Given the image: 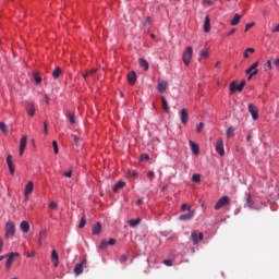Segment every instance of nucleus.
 <instances>
[{
    "label": "nucleus",
    "instance_id": "obj_1",
    "mask_svg": "<svg viewBox=\"0 0 279 279\" xmlns=\"http://www.w3.org/2000/svg\"><path fill=\"white\" fill-rule=\"evenodd\" d=\"M245 80L241 81V83L238 85L236 81H233L230 83V95H234V93H243V89L245 88Z\"/></svg>",
    "mask_w": 279,
    "mask_h": 279
},
{
    "label": "nucleus",
    "instance_id": "obj_2",
    "mask_svg": "<svg viewBox=\"0 0 279 279\" xmlns=\"http://www.w3.org/2000/svg\"><path fill=\"white\" fill-rule=\"evenodd\" d=\"M15 233H16V225H14V222H12V221L7 222V225H5L7 239H12Z\"/></svg>",
    "mask_w": 279,
    "mask_h": 279
},
{
    "label": "nucleus",
    "instance_id": "obj_3",
    "mask_svg": "<svg viewBox=\"0 0 279 279\" xmlns=\"http://www.w3.org/2000/svg\"><path fill=\"white\" fill-rule=\"evenodd\" d=\"M192 58H193V47L189 46L182 56V60L186 66L191 64Z\"/></svg>",
    "mask_w": 279,
    "mask_h": 279
},
{
    "label": "nucleus",
    "instance_id": "obj_4",
    "mask_svg": "<svg viewBox=\"0 0 279 279\" xmlns=\"http://www.w3.org/2000/svg\"><path fill=\"white\" fill-rule=\"evenodd\" d=\"M225 206H230V197L228 196L219 198L214 208L215 210H221Z\"/></svg>",
    "mask_w": 279,
    "mask_h": 279
},
{
    "label": "nucleus",
    "instance_id": "obj_5",
    "mask_svg": "<svg viewBox=\"0 0 279 279\" xmlns=\"http://www.w3.org/2000/svg\"><path fill=\"white\" fill-rule=\"evenodd\" d=\"M216 151L219 156H226V149H223V138L219 137L216 143Z\"/></svg>",
    "mask_w": 279,
    "mask_h": 279
},
{
    "label": "nucleus",
    "instance_id": "obj_6",
    "mask_svg": "<svg viewBox=\"0 0 279 279\" xmlns=\"http://www.w3.org/2000/svg\"><path fill=\"white\" fill-rule=\"evenodd\" d=\"M86 263L87 260L86 258H84L81 263L76 264V266L74 267V274L76 276L84 274V265H86Z\"/></svg>",
    "mask_w": 279,
    "mask_h": 279
},
{
    "label": "nucleus",
    "instance_id": "obj_7",
    "mask_svg": "<svg viewBox=\"0 0 279 279\" xmlns=\"http://www.w3.org/2000/svg\"><path fill=\"white\" fill-rule=\"evenodd\" d=\"M246 75H258V61L245 70Z\"/></svg>",
    "mask_w": 279,
    "mask_h": 279
},
{
    "label": "nucleus",
    "instance_id": "obj_8",
    "mask_svg": "<svg viewBox=\"0 0 279 279\" xmlns=\"http://www.w3.org/2000/svg\"><path fill=\"white\" fill-rule=\"evenodd\" d=\"M248 112L254 121L258 120V107L254 106L253 104H248Z\"/></svg>",
    "mask_w": 279,
    "mask_h": 279
},
{
    "label": "nucleus",
    "instance_id": "obj_9",
    "mask_svg": "<svg viewBox=\"0 0 279 279\" xmlns=\"http://www.w3.org/2000/svg\"><path fill=\"white\" fill-rule=\"evenodd\" d=\"M7 165L9 167V171L11 173V175H14V157H12V155H8L7 156Z\"/></svg>",
    "mask_w": 279,
    "mask_h": 279
},
{
    "label": "nucleus",
    "instance_id": "obj_10",
    "mask_svg": "<svg viewBox=\"0 0 279 279\" xmlns=\"http://www.w3.org/2000/svg\"><path fill=\"white\" fill-rule=\"evenodd\" d=\"M26 147H27V135H23L20 141V156H23Z\"/></svg>",
    "mask_w": 279,
    "mask_h": 279
},
{
    "label": "nucleus",
    "instance_id": "obj_11",
    "mask_svg": "<svg viewBox=\"0 0 279 279\" xmlns=\"http://www.w3.org/2000/svg\"><path fill=\"white\" fill-rule=\"evenodd\" d=\"M181 123L183 125H186L189 123V110L186 108H183L180 112Z\"/></svg>",
    "mask_w": 279,
    "mask_h": 279
},
{
    "label": "nucleus",
    "instance_id": "obj_12",
    "mask_svg": "<svg viewBox=\"0 0 279 279\" xmlns=\"http://www.w3.org/2000/svg\"><path fill=\"white\" fill-rule=\"evenodd\" d=\"M19 253H11L9 256H8V259H7V263H5V267L7 269H11L12 267V263H14V258L19 257Z\"/></svg>",
    "mask_w": 279,
    "mask_h": 279
},
{
    "label": "nucleus",
    "instance_id": "obj_13",
    "mask_svg": "<svg viewBox=\"0 0 279 279\" xmlns=\"http://www.w3.org/2000/svg\"><path fill=\"white\" fill-rule=\"evenodd\" d=\"M195 217V210H190L187 214H183L179 217L180 221H191Z\"/></svg>",
    "mask_w": 279,
    "mask_h": 279
},
{
    "label": "nucleus",
    "instance_id": "obj_14",
    "mask_svg": "<svg viewBox=\"0 0 279 279\" xmlns=\"http://www.w3.org/2000/svg\"><path fill=\"white\" fill-rule=\"evenodd\" d=\"M45 239H47V229H43L39 231V234H38L39 247H43V243H44Z\"/></svg>",
    "mask_w": 279,
    "mask_h": 279
},
{
    "label": "nucleus",
    "instance_id": "obj_15",
    "mask_svg": "<svg viewBox=\"0 0 279 279\" xmlns=\"http://www.w3.org/2000/svg\"><path fill=\"white\" fill-rule=\"evenodd\" d=\"M191 236L194 245H197L199 241H204V233H198L197 235V232H193Z\"/></svg>",
    "mask_w": 279,
    "mask_h": 279
},
{
    "label": "nucleus",
    "instance_id": "obj_16",
    "mask_svg": "<svg viewBox=\"0 0 279 279\" xmlns=\"http://www.w3.org/2000/svg\"><path fill=\"white\" fill-rule=\"evenodd\" d=\"M51 263H53L54 267H58V265L60 263V259L58 256V251H56V250H52V252H51Z\"/></svg>",
    "mask_w": 279,
    "mask_h": 279
},
{
    "label": "nucleus",
    "instance_id": "obj_17",
    "mask_svg": "<svg viewBox=\"0 0 279 279\" xmlns=\"http://www.w3.org/2000/svg\"><path fill=\"white\" fill-rule=\"evenodd\" d=\"M190 147H191L192 154H194L195 156H199V146L195 142L190 141Z\"/></svg>",
    "mask_w": 279,
    "mask_h": 279
},
{
    "label": "nucleus",
    "instance_id": "obj_18",
    "mask_svg": "<svg viewBox=\"0 0 279 279\" xmlns=\"http://www.w3.org/2000/svg\"><path fill=\"white\" fill-rule=\"evenodd\" d=\"M128 82L131 84V86H134L136 84V72H130L128 74Z\"/></svg>",
    "mask_w": 279,
    "mask_h": 279
},
{
    "label": "nucleus",
    "instance_id": "obj_19",
    "mask_svg": "<svg viewBox=\"0 0 279 279\" xmlns=\"http://www.w3.org/2000/svg\"><path fill=\"white\" fill-rule=\"evenodd\" d=\"M34 193V182L29 181L25 186V195H32Z\"/></svg>",
    "mask_w": 279,
    "mask_h": 279
},
{
    "label": "nucleus",
    "instance_id": "obj_20",
    "mask_svg": "<svg viewBox=\"0 0 279 279\" xmlns=\"http://www.w3.org/2000/svg\"><path fill=\"white\" fill-rule=\"evenodd\" d=\"M204 32L205 34H208V32H210V16L208 15L205 17Z\"/></svg>",
    "mask_w": 279,
    "mask_h": 279
},
{
    "label": "nucleus",
    "instance_id": "obj_21",
    "mask_svg": "<svg viewBox=\"0 0 279 279\" xmlns=\"http://www.w3.org/2000/svg\"><path fill=\"white\" fill-rule=\"evenodd\" d=\"M20 228L25 234H27V232H29V222L23 220L20 225Z\"/></svg>",
    "mask_w": 279,
    "mask_h": 279
},
{
    "label": "nucleus",
    "instance_id": "obj_22",
    "mask_svg": "<svg viewBox=\"0 0 279 279\" xmlns=\"http://www.w3.org/2000/svg\"><path fill=\"white\" fill-rule=\"evenodd\" d=\"M66 118L69 119L71 125H75V113L74 112L68 111Z\"/></svg>",
    "mask_w": 279,
    "mask_h": 279
},
{
    "label": "nucleus",
    "instance_id": "obj_23",
    "mask_svg": "<svg viewBox=\"0 0 279 279\" xmlns=\"http://www.w3.org/2000/svg\"><path fill=\"white\" fill-rule=\"evenodd\" d=\"M140 66L144 71H148L149 70V63L145 59H140Z\"/></svg>",
    "mask_w": 279,
    "mask_h": 279
},
{
    "label": "nucleus",
    "instance_id": "obj_24",
    "mask_svg": "<svg viewBox=\"0 0 279 279\" xmlns=\"http://www.w3.org/2000/svg\"><path fill=\"white\" fill-rule=\"evenodd\" d=\"M26 112H27L28 117H34L36 114V109L34 108V104H31L26 108Z\"/></svg>",
    "mask_w": 279,
    "mask_h": 279
},
{
    "label": "nucleus",
    "instance_id": "obj_25",
    "mask_svg": "<svg viewBox=\"0 0 279 279\" xmlns=\"http://www.w3.org/2000/svg\"><path fill=\"white\" fill-rule=\"evenodd\" d=\"M97 73V69H92L83 74L84 80H88V77H93Z\"/></svg>",
    "mask_w": 279,
    "mask_h": 279
},
{
    "label": "nucleus",
    "instance_id": "obj_26",
    "mask_svg": "<svg viewBox=\"0 0 279 279\" xmlns=\"http://www.w3.org/2000/svg\"><path fill=\"white\" fill-rule=\"evenodd\" d=\"M93 234H101V223L97 222L96 226L93 227Z\"/></svg>",
    "mask_w": 279,
    "mask_h": 279
},
{
    "label": "nucleus",
    "instance_id": "obj_27",
    "mask_svg": "<svg viewBox=\"0 0 279 279\" xmlns=\"http://www.w3.org/2000/svg\"><path fill=\"white\" fill-rule=\"evenodd\" d=\"M138 223H141V218L131 219V220L129 221L130 228H136V226H138Z\"/></svg>",
    "mask_w": 279,
    "mask_h": 279
},
{
    "label": "nucleus",
    "instance_id": "obj_28",
    "mask_svg": "<svg viewBox=\"0 0 279 279\" xmlns=\"http://www.w3.org/2000/svg\"><path fill=\"white\" fill-rule=\"evenodd\" d=\"M60 75H62V69L56 68V69L53 70V72H52V77H53L54 80H58V77H60Z\"/></svg>",
    "mask_w": 279,
    "mask_h": 279
},
{
    "label": "nucleus",
    "instance_id": "obj_29",
    "mask_svg": "<svg viewBox=\"0 0 279 279\" xmlns=\"http://www.w3.org/2000/svg\"><path fill=\"white\" fill-rule=\"evenodd\" d=\"M123 186H125V182L119 181L113 187V193H118V191H120V189H123Z\"/></svg>",
    "mask_w": 279,
    "mask_h": 279
},
{
    "label": "nucleus",
    "instance_id": "obj_30",
    "mask_svg": "<svg viewBox=\"0 0 279 279\" xmlns=\"http://www.w3.org/2000/svg\"><path fill=\"white\" fill-rule=\"evenodd\" d=\"M241 22V15L239 13H236L233 19L231 20V25L235 26L238 23Z\"/></svg>",
    "mask_w": 279,
    "mask_h": 279
},
{
    "label": "nucleus",
    "instance_id": "obj_31",
    "mask_svg": "<svg viewBox=\"0 0 279 279\" xmlns=\"http://www.w3.org/2000/svg\"><path fill=\"white\" fill-rule=\"evenodd\" d=\"M161 104H162V109L165 112H169V104L167 102V99L165 97H161Z\"/></svg>",
    "mask_w": 279,
    "mask_h": 279
},
{
    "label": "nucleus",
    "instance_id": "obj_32",
    "mask_svg": "<svg viewBox=\"0 0 279 279\" xmlns=\"http://www.w3.org/2000/svg\"><path fill=\"white\" fill-rule=\"evenodd\" d=\"M158 90H159V93H165V90H167V82L159 83Z\"/></svg>",
    "mask_w": 279,
    "mask_h": 279
},
{
    "label": "nucleus",
    "instance_id": "obj_33",
    "mask_svg": "<svg viewBox=\"0 0 279 279\" xmlns=\"http://www.w3.org/2000/svg\"><path fill=\"white\" fill-rule=\"evenodd\" d=\"M192 180H193L194 182H196V183L202 182V175H201V174H197V173H194V174L192 175Z\"/></svg>",
    "mask_w": 279,
    "mask_h": 279
},
{
    "label": "nucleus",
    "instance_id": "obj_34",
    "mask_svg": "<svg viewBox=\"0 0 279 279\" xmlns=\"http://www.w3.org/2000/svg\"><path fill=\"white\" fill-rule=\"evenodd\" d=\"M86 227V216H83L81 218V221H80V225H78V228H85Z\"/></svg>",
    "mask_w": 279,
    "mask_h": 279
},
{
    "label": "nucleus",
    "instance_id": "obj_35",
    "mask_svg": "<svg viewBox=\"0 0 279 279\" xmlns=\"http://www.w3.org/2000/svg\"><path fill=\"white\" fill-rule=\"evenodd\" d=\"M0 130L3 134H8V126L3 122H0Z\"/></svg>",
    "mask_w": 279,
    "mask_h": 279
},
{
    "label": "nucleus",
    "instance_id": "obj_36",
    "mask_svg": "<svg viewBox=\"0 0 279 279\" xmlns=\"http://www.w3.org/2000/svg\"><path fill=\"white\" fill-rule=\"evenodd\" d=\"M49 208H51L52 210H58V203L56 202H50L48 205Z\"/></svg>",
    "mask_w": 279,
    "mask_h": 279
},
{
    "label": "nucleus",
    "instance_id": "obj_37",
    "mask_svg": "<svg viewBox=\"0 0 279 279\" xmlns=\"http://www.w3.org/2000/svg\"><path fill=\"white\" fill-rule=\"evenodd\" d=\"M208 56H210V52H208V49H205L201 52V58L206 59L208 58Z\"/></svg>",
    "mask_w": 279,
    "mask_h": 279
},
{
    "label": "nucleus",
    "instance_id": "obj_38",
    "mask_svg": "<svg viewBox=\"0 0 279 279\" xmlns=\"http://www.w3.org/2000/svg\"><path fill=\"white\" fill-rule=\"evenodd\" d=\"M108 247V242L106 240H102L99 245V250H106Z\"/></svg>",
    "mask_w": 279,
    "mask_h": 279
},
{
    "label": "nucleus",
    "instance_id": "obj_39",
    "mask_svg": "<svg viewBox=\"0 0 279 279\" xmlns=\"http://www.w3.org/2000/svg\"><path fill=\"white\" fill-rule=\"evenodd\" d=\"M34 80L37 84H40V82H43V77H40V75H38V73H34Z\"/></svg>",
    "mask_w": 279,
    "mask_h": 279
},
{
    "label": "nucleus",
    "instance_id": "obj_40",
    "mask_svg": "<svg viewBox=\"0 0 279 279\" xmlns=\"http://www.w3.org/2000/svg\"><path fill=\"white\" fill-rule=\"evenodd\" d=\"M52 147H53L54 154L58 155L59 148H58V142H57V141H53V142H52Z\"/></svg>",
    "mask_w": 279,
    "mask_h": 279
},
{
    "label": "nucleus",
    "instance_id": "obj_41",
    "mask_svg": "<svg viewBox=\"0 0 279 279\" xmlns=\"http://www.w3.org/2000/svg\"><path fill=\"white\" fill-rule=\"evenodd\" d=\"M255 25H256V23H254V22L247 23V24L245 25L244 32H247L248 29H252V27H254Z\"/></svg>",
    "mask_w": 279,
    "mask_h": 279
},
{
    "label": "nucleus",
    "instance_id": "obj_42",
    "mask_svg": "<svg viewBox=\"0 0 279 279\" xmlns=\"http://www.w3.org/2000/svg\"><path fill=\"white\" fill-rule=\"evenodd\" d=\"M232 134H234V129L233 126H230L229 129H227V136L230 137L232 136Z\"/></svg>",
    "mask_w": 279,
    "mask_h": 279
},
{
    "label": "nucleus",
    "instance_id": "obj_43",
    "mask_svg": "<svg viewBox=\"0 0 279 279\" xmlns=\"http://www.w3.org/2000/svg\"><path fill=\"white\" fill-rule=\"evenodd\" d=\"M246 202H247L248 208H252L253 203H252V195L251 194L247 195Z\"/></svg>",
    "mask_w": 279,
    "mask_h": 279
},
{
    "label": "nucleus",
    "instance_id": "obj_44",
    "mask_svg": "<svg viewBox=\"0 0 279 279\" xmlns=\"http://www.w3.org/2000/svg\"><path fill=\"white\" fill-rule=\"evenodd\" d=\"M146 175H147L148 180H150V182H151V180H154V178H156V174L154 173V171H149Z\"/></svg>",
    "mask_w": 279,
    "mask_h": 279
},
{
    "label": "nucleus",
    "instance_id": "obj_45",
    "mask_svg": "<svg viewBox=\"0 0 279 279\" xmlns=\"http://www.w3.org/2000/svg\"><path fill=\"white\" fill-rule=\"evenodd\" d=\"M265 69H267L268 71H271L272 66H271V60H268L266 63H265Z\"/></svg>",
    "mask_w": 279,
    "mask_h": 279
},
{
    "label": "nucleus",
    "instance_id": "obj_46",
    "mask_svg": "<svg viewBox=\"0 0 279 279\" xmlns=\"http://www.w3.org/2000/svg\"><path fill=\"white\" fill-rule=\"evenodd\" d=\"M163 265H167V267H171L173 265V260L171 259H165Z\"/></svg>",
    "mask_w": 279,
    "mask_h": 279
},
{
    "label": "nucleus",
    "instance_id": "obj_47",
    "mask_svg": "<svg viewBox=\"0 0 279 279\" xmlns=\"http://www.w3.org/2000/svg\"><path fill=\"white\" fill-rule=\"evenodd\" d=\"M204 130V122H201L197 126H196V131L199 133Z\"/></svg>",
    "mask_w": 279,
    "mask_h": 279
},
{
    "label": "nucleus",
    "instance_id": "obj_48",
    "mask_svg": "<svg viewBox=\"0 0 279 279\" xmlns=\"http://www.w3.org/2000/svg\"><path fill=\"white\" fill-rule=\"evenodd\" d=\"M181 208L182 210H189V213H191V206H189V204H183Z\"/></svg>",
    "mask_w": 279,
    "mask_h": 279
},
{
    "label": "nucleus",
    "instance_id": "obj_49",
    "mask_svg": "<svg viewBox=\"0 0 279 279\" xmlns=\"http://www.w3.org/2000/svg\"><path fill=\"white\" fill-rule=\"evenodd\" d=\"M27 258H34V256H36V252L32 251L29 253L26 254Z\"/></svg>",
    "mask_w": 279,
    "mask_h": 279
},
{
    "label": "nucleus",
    "instance_id": "obj_50",
    "mask_svg": "<svg viewBox=\"0 0 279 279\" xmlns=\"http://www.w3.org/2000/svg\"><path fill=\"white\" fill-rule=\"evenodd\" d=\"M72 138L74 140L75 145H80V137L77 135H72Z\"/></svg>",
    "mask_w": 279,
    "mask_h": 279
},
{
    "label": "nucleus",
    "instance_id": "obj_51",
    "mask_svg": "<svg viewBox=\"0 0 279 279\" xmlns=\"http://www.w3.org/2000/svg\"><path fill=\"white\" fill-rule=\"evenodd\" d=\"M141 160H142V161L149 160V155L143 154V155L141 156Z\"/></svg>",
    "mask_w": 279,
    "mask_h": 279
},
{
    "label": "nucleus",
    "instance_id": "obj_52",
    "mask_svg": "<svg viewBox=\"0 0 279 279\" xmlns=\"http://www.w3.org/2000/svg\"><path fill=\"white\" fill-rule=\"evenodd\" d=\"M117 243V240H114L113 238L109 239V241L107 242V245H114Z\"/></svg>",
    "mask_w": 279,
    "mask_h": 279
},
{
    "label": "nucleus",
    "instance_id": "obj_53",
    "mask_svg": "<svg viewBox=\"0 0 279 279\" xmlns=\"http://www.w3.org/2000/svg\"><path fill=\"white\" fill-rule=\"evenodd\" d=\"M63 175H64L65 178H72L73 171L70 170V171H68V172H64Z\"/></svg>",
    "mask_w": 279,
    "mask_h": 279
},
{
    "label": "nucleus",
    "instance_id": "obj_54",
    "mask_svg": "<svg viewBox=\"0 0 279 279\" xmlns=\"http://www.w3.org/2000/svg\"><path fill=\"white\" fill-rule=\"evenodd\" d=\"M120 263H128V257L125 255H121Z\"/></svg>",
    "mask_w": 279,
    "mask_h": 279
},
{
    "label": "nucleus",
    "instance_id": "obj_55",
    "mask_svg": "<svg viewBox=\"0 0 279 279\" xmlns=\"http://www.w3.org/2000/svg\"><path fill=\"white\" fill-rule=\"evenodd\" d=\"M48 124L47 122H44V134H49V131L47 130Z\"/></svg>",
    "mask_w": 279,
    "mask_h": 279
},
{
    "label": "nucleus",
    "instance_id": "obj_56",
    "mask_svg": "<svg viewBox=\"0 0 279 279\" xmlns=\"http://www.w3.org/2000/svg\"><path fill=\"white\" fill-rule=\"evenodd\" d=\"M149 23H151V17H146L144 25H149Z\"/></svg>",
    "mask_w": 279,
    "mask_h": 279
},
{
    "label": "nucleus",
    "instance_id": "obj_57",
    "mask_svg": "<svg viewBox=\"0 0 279 279\" xmlns=\"http://www.w3.org/2000/svg\"><path fill=\"white\" fill-rule=\"evenodd\" d=\"M3 252V239L0 238V254Z\"/></svg>",
    "mask_w": 279,
    "mask_h": 279
},
{
    "label": "nucleus",
    "instance_id": "obj_58",
    "mask_svg": "<svg viewBox=\"0 0 279 279\" xmlns=\"http://www.w3.org/2000/svg\"><path fill=\"white\" fill-rule=\"evenodd\" d=\"M235 32H236V28H233V29H231V31L227 34V36H232L233 34H235Z\"/></svg>",
    "mask_w": 279,
    "mask_h": 279
},
{
    "label": "nucleus",
    "instance_id": "obj_59",
    "mask_svg": "<svg viewBox=\"0 0 279 279\" xmlns=\"http://www.w3.org/2000/svg\"><path fill=\"white\" fill-rule=\"evenodd\" d=\"M204 1V3L206 4V5H213V1H210V0H203Z\"/></svg>",
    "mask_w": 279,
    "mask_h": 279
},
{
    "label": "nucleus",
    "instance_id": "obj_60",
    "mask_svg": "<svg viewBox=\"0 0 279 279\" xmlns=\"http://www.w3.org/2000/svg\"><path fill=\"white\" fill-rule=\"evenodd\" d=\"M279 32V24L272 29V33L276 34Z\"/></svg>",
    "mask_w": 279,
    "mask_h": 279
},
{
    "label": "nucleus",
    "instance_id": "obj_61",
    "mask_svg": "<svg viewBox=\"0 0 279 279\" xmlns=\"http://www.w3.org/2000/svg\"><path fill=\"white\" fill-rule=\"evenodd\" d=\"M246 51H247L248 53H254V51H256V50H255L254 48H247Z\"/></svg>",
    "mask_w": 279,
    "mask_h": 279
},
{
    "label": "nucleus",
    "instance_id": "obj_62",
    "mask_svg": "<svg viewBox=\"0 0 279 279\" xmlns=\"http://www.w3.org/2000/svg\"><path fill=\"white\" fill-rule=\"evenodd\" d=\"M243 56L245 59H247V58H250V52L247 50H245Z\"/></svg>",
    "mask_w": 279,
    "mask_h": 279
},
{
    "label": "nucleus",
    "instance_id": "obj_63",
    "mask_svg": "<svg viewBox=\"0 0 279 279\" xmlns=\"http://www.w3.org/2000/svg\"><path fill=\"white\" fill-rule=\"evenodd\" d=\"M141 204H143V198H140V199L136 201L137 206H141Z\"/></svg>",
    "mask_w": 279,
    "mask_h": 279
},
{
    "label": "nucleus",
    "instance_id": "obj_64",
    "mask_svg": "<svg viewBox=\"0 0 279 279\" xmlns=\"http://www.w3.org/2000/svg\"><path fill=\"white\" fill-rule=\"evenodd\" d=\"M274 64L275 66H279V58L275 60Z\"/></svg>",
    "mask_w": 279,
    "mask_h": 279
}]
</instances>
